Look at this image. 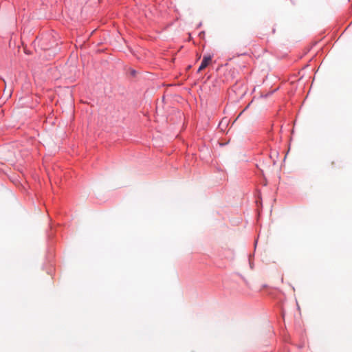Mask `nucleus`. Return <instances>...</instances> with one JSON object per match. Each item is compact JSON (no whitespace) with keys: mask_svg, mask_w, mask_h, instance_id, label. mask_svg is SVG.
Wrapping results in <instances>:
<instances>
[{"mask_svg":"<svg viewBox=\"0 0 352 352\" xmlns=\"http://www.w3.org/2000/svg\"><path fill=\"white\" fill-rule=\"evenodd\" d=\"M212 60V57L208 56H204L203 58V60L201 61V63L198 69V72H201V70L204 69L210 63Z\"/></svg>","mask_w":352,"mask_h":352,"instance_id":"obj_1","label":"nucleus"}]
</instances>
